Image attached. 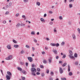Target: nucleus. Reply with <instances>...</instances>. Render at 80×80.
<instances>
[{"mask_svg":"<svg viewBox=\"0 0 80 80\" xmlns=\"http://www.w3.org/2000/svg\"><path fill=\"white\" fill-rule=\"evenodd\" d=\"M31 70L32 73H35V72H37V70L35 68H31Z\"/></svg>","mask_w":80,"mask_h":80,"instance_id":"1","label":"nucleus"},{"mask_svg":"<svg viewBox=\"0 0 80 80\" xmlns=\"http://www.w3.org/2000/svg\"><path fill=\"white\" fill-rule=\"evenodd\" d=\"M12 56L11 55V56H9L8 57L6 58V60H10V59H12Z\"/></svg>","mask_w":80,"mask_h":80,"instance_id":"2","label":"nucleus"},{"mask_svg":"<svg viewBox=\"0 0 80 80\" xmlns=\"http://www.w3.org/2000/svg\"><path fill=\"white\" fill-rule=\"evenodd\" d=\"M6 77L7 79L8 80H10V78H11V76H9L8 75H6Z\"/></svg>","mask_w":80,"mask_h":80,"instance_id":"3","label":"nucleus"},{"mask_svg":"<svg viewBox=\"0 0 80 80\" xmlns=\"http://www.w3.org/2000/svg\"><path fill=\"white\" fill-rule=\"evenodd\" d=\"M28 60L31 62H32L33 61V59L32 58H28Z\"/></svg>","mask_w":80,"mask_h":80,"instance_id":"4","label":"nucleus"},{"mask_svg":"<svg viewBox=\"0 0 80 80\" xmlns=\"http://www.w3.org/2000/svg\"><path fill=\"white\" fill-rule=\"evenodd\" d=\"M59 71L60 73L62 74L63 73V69H62V68H60Z\"/></svg>","mask_w":80,"mask_h":80,"instance_id":"5","label":"nucleus"},{"mask_svg":"<svg viewBox=\"0 0 80 80\" xmlns=\"http://www.w3.org/2000/svg\"><path fill=\"white\" fill-rule=\"evenodd\" d=\"M7 74L9 76H11V77H12V73L9 71H8L7 72Z\"/></svg>","mask_w":80,"mask_h":80,"instance_id":"6","label":"nucleus"},{"mask_svg":"<svg viewBox=\"0 0 80 80\" xmlns=\"http://www.w3.org/2000/svg\"><path fill=\"white\" fill-rule=\"evenodd\" d=\"M69 52L70 55H73V52H72V50H69Z\"/></svg>","mask_w":80,"mask_h":80,"instance_id":"7","label":"nucleus"},{"mask_svg":"<svg viewBox=\"0 0 80 80\" xmlns=\"http://www.w3.org/2000/svg\"><path fill=\"white\" fill-rule=\"evenodd\" d=\"M72 37L73 39H74V40H75V39H76V36L74 34H72Z\"/></svg>","mask_w":80,"mask_h":80,"instance_id":"8","label":"nucleus"},{"mask_svg":"<svg viewBox=\"0 0 80 80\" xmlns=\"http://www.w3.org/2000/svg\"><path fill=\"white\" fill-rule=\"evenodd\" d=\"M7 48L8 49H9V50H11V47L10 45H8L7 46Z\"/></svg>","mask_w":80,"mask_h":80,"instance_id":"9","label":"nucleus"},{"mask_svg":"<svg viewBox=\"0 0 80 80\" xmlns=\"http://www.w3.org/2000/svg\"><path fill=\"white\" fill-rule=\"evenodd\" d=\"M52 51L53 53H55L56 54H57V51L55 49L53 50Z\"/></svg>","mask_w":80,"mask_h":80,"instance_id":"10","label":"nucleus"},{"mask_svg":"<svg viewBox=\"0 0 80 80\" xmlns=\"http://www.w3.org/2000/svg\"><path fill=\"white\" fill-rule=\"evenodd\" d=\"M18 69L19 71H22V69L20 67H18L17 68Z\"/></svg>","mask_w":80,"mask_h":80,"instance_id":"11","label":"nucleus"},{"mask_svg":"<svg viewBox=\"0 0 80 80\" xmlns=\"http://www.w3.org/2000/svg\"><path fill=\"white\" fill-rule=\"evenodd\" d=\"M69 57H70V58H75V57H74L73 56H72V55H69Z\"/></svg>","mask_w":80,"mask_h":80,"instance_id":"12","label":"nucleus"},{"mask_svg":"<svg viewBox=\"0 0 80 80\" xmlns=\"http://www.w3.org/2000/svg\"><path fill=\"white\" fill-rule=\"evenodd\" d=\"M22 73L24 75H26V74H27V72H26L25 70H22Z\"/></svg>","mask_w":80,"mask_h":80,"instance_id":"13","label":"nucleus"},{"mask_svg":"<svg viewBox=\"0 0 80 80\" xmlns=\"http://www.w3.org/2000/svg\"><path fill=\"white\" fill-rule=\"evenodd\" d=\"M43 62L44 63V64H46V63H47V61H46V60L45 59L43 61Z\"/></svg>","mask_w":80,"mask_h":80,"instance_id":"14","label":"nucleus"},{"mask_svg":"<svg viewBox=\"0 0 80 80\" xmlns=\"http://www.w3.org/2000/svg\"><path fill=\"white\" fill-rule=\"evenodd\" d=\"M51 45L53 47L54 46H56V44L51 43Z\"/></svg>","mask_w":80,"mask_h":80,"instance_id":"15","label":"nucleus"},{"mask_svg":"<svg viewBox=\"0 0 80 80\" xmlns=\"http://www.w3.org/2000/svg\"><path fill=\"white\" fill-rule=\"evenodd\" d=\"M14 47H15V48H17L19 46L18 45H15L14 46Z\"/></svg>","mask_w":80,"mask_h":80,"instance_id":"16","label":"nucleus"},{"mask_svg":"<svg viewBox=\"0 0 80 80\" xmlns=\"http://www.w3.org/2000/svg\"><path fill=\"white\" fill-rule=\"evenodd\" d=\"M67 65V63H65L63 64H62V67H65V66H66Z\"/></svg>","mask_w":80,"mask_h":80,"instance_id":"17","label":"nucleus"},{"mask_svg":"<svg viewBox=\"0 0 80 80\" xmlns=\"http://www.w3.org/2000/svg\"><path fill=\"white\" fill-rule=\"evenodd\" d=\"M68 71L69 72L70 71V66L68 65Z\"/></svg>","mask_w":80,"mask_h":80,"instance_id":"18","label":"nucleus"},{"mask_svg":"<svg viewBox=\"0 0 80 80\" xmlns=\"http://www.w3.org/2000/svg\"><path fill=\"white\" fill-rule=\"evenodd\" d=\"M28 0H24L23 2L24 3H27L28 2Z\"/></svg>","mask_w":80,"mask_h":80,"instance_id":"19","label":"nucleus"},{"mask_svg":"<svg viewBox=\"0 0 80 80\" xmlns=\"http://www.w3.org/2000/svg\"><path fill=\"white\" fill-rule=\"evenodd\" d=\"M36 4H37L38 6H40V2H37Z\"/></svg>","mask_w":80,"mask_h":80,"instance_id":"20","label":"nucleus"},{"mask_svg":"<svg viewBox=\"0 0 80 80\" xmlns=\"http://www.w3.org/2000/svg\"><path fill=\"white\" fill-rule=\"evenodd\" d=\"M20 25V24L19 23H18L17 25H16L17 27H19Z\"/></svg>","mask_w":80,"mask_h":80,"instance_id":"21","label":"nucleus"},{"mask_svg":"<svg viewBox=\"0 0 80 80\" xmlns=\"http://www.w3.org/2000/svg\"><path fill=\"white\" fill-rule=\"evenodd\" d=\"M33 41H34V42H36V43H37V39H33Z\"/></svg>","mask_w":80,"mask_h":80,"instance_id":"22","label":"nucleus"},{"mask_svg":"<svg viewBox=\"0 0 80 80\" xmlns=\"http://www.w3.org/2000/svg\"><path fill=\"white\" fill-rule=\"evenodd\" d=\"M40 20L41 22H44V19H43L42 18H41Z\"/></svg>","mask_w":80,"mask_h":80,"instance_id":"23","label":"nucleus"},{"mask_svg":"<svg viewBox=\"0 0 80 80\" xmlns=\"http://www.w3.org/2000/svg\"><path fill=\"white\" fill-rule=\"evenodd\" d=\"M72 4H69V8H72Z\"/></svg>","mask_w":80,"mask_h":80,"instance_id":"24","label":"nucleus"},{"mask_svg":"<svg viewBox=\"0 0 80 80\" xmlns=\"http://www.w3.org/2000/svg\"><path fill=\"white\" fill-rule=\"evenodd\" d=\"M31 33L32 35H35V32H31Z\"/></svg>","mask_w":80,"mask_h":80,"instance_id":"25","label":"nucleus"},{"mask_svg":"<svg viewBox=\"0 0 80 80\" xmlns=\"http://www.w3.org/2000/svg\"><path fill=\"white\" fill-rule=\"evenodd\" d=\"M74 57H78V56H77V54L75 53L74 54Z\"/></svg>","mask_w":80,"mask_h":80,"instance_id":"26","label":"nucleus"},{"mask_svg":"<svg viewBox=\"0 0 80 80\" xmlns=\"http://www.w3.org/2000/svg\"><path fill=\"white\" fill-rule=\"evenodd\" d=\"M25 53V52L23 51H22L21 52V54H23V53Z\"/></svg>","mask_w":80,"mask_h":80,"instance_id":"27","label":"nucleus"},{"mask_svg":"<svg viewBox=\"0 0 80 80\" xmlns=\"http://www.w3.org/2000/svg\"><path fill=\"white\" fill-rule=\"evenodd\" d=\"M32 76H36V74H35V73H34L33 72L32 73Z\"/></svg>","mask_w":80,"mask_h":80,"instance_id":"28","label":"nucleus"},{"mask_svg":"<svg viewBox=\"0 0 80 80\" xmlns=\"http://www.w3.org/2000/svg\"><path fill=\"white\" fill-rule=\"evenodd\" d=\"M47 73H49V69H47L46 71Z\"/></svg>","mask_w":80,"mask_h":80,"instance_id":"29","label":"nucleus"},{"mask_svg":"<svg viewBox=\"0 0 80 80\" xmlns=\"http://www.w3.org/2000/svg\"><path fill=\"white\" fill-rule=\"evenodd\" d=\"M21 26H25V24L22 23L21 24Z\"/></svg>","mask_w":80,"mask_h":80,"instance_id":"30","label":"nucleus"},{"mask_svg":"<svg viewBox=\"0 0 80 80\" xmlns=\"http://www.w3.org/2000/svg\"><path fill=\"white\" fill-rule=\"evenodd\" d=\"M73 74V73H72V72H70L69 73V75H72Z\"/></svg>","mask_w":80,"mask_h":80,"instance_id":"31","label":"nucleus"},{"mask_svg":"<svg viewBox=\"0 0 80 80\" xmlns=\"http://www.w3.org/2000/svg\"><path fill=\"white\" fill-rule=\"evenodd\" d=\"M52 62V60L51 59H49V63H51V62Z\"/></svg>","mask_w":80,"mask_h":80,"instance_id":"32","label":"nucleus"},{"mask_svg":"<svg viewBox=\"0 0 80 80\" xmlns=\"http://www.w3.org/2000/svg\"><path fill=\"white\" fill-rule=\"evenodd\" d=\"M78 32H79V33H80V28H78Z\"/></svg>","mask_w":80,"mask_h":80,"instance_id":"33","label":"nucleus"},{"mask_svg":"<svg viewBox=\"0 0 80 80\" xmlns=\"http://www.w3.org/2000/svg\"><path fill=\"white\" fill-rule=\"evenodd\" d=\"M78 62L76 61L75 62V65H78Z\"/></svg>","mask_w":80,"mask_h":80,"instance_id":"34","label":"nucleus"},{"mask_svg":"<svg viewBox=\"0 0 80 80\" xmlns=\"http://www.w3.org/2000/svg\"><path fill=\"white\" fill-rule=\"evenodd\" d=\"M72 2H73L74 1V0H69V2H72Z\"/></svg>","mask_w":80,"mask_h":80,"instance_id":"35","label":"nucleus"},{"mask_svg":"<svg viewBox=\"0 0 80 80\" xmlns=\"http://www.w3.org/2000/svg\"><path fill=\"white\" fill-rule=\"evenodd\" d=\"M62 45H64V44H65V42L64 41H63L62 42V43H61Z\"/></svg>","mask_w":80,"mask_h":80,"instance_id":"36","label":"nucleus"},{"mask_svg":"<svg viewBox=\"0 0 80 80\" xmlns=\"http://www.w3.org/2000/svg\"><path fill=\"white\" fill-rule=\"evenodd\" d=\"M37 71L38 72H40V69L39 68H38Z\"/></svg>","mask_w":80,"mask_h":80,"instance_id":"37","label":"nucleus"},{"mask_svg":"<svg viewBox=\"0 0 80 80\" xmlns=\"http://www.w3.org/2000/svg\"><path fill=\"white\" fill-rule=\"evenodd\" d=\"M51 75H54V73H53V72H51Z\"/></svg>","mask_w":80,"mask_h":80,"instance_id":"38","label":"nucleus"},{"mask_svg":"<svg viewBox=\"0 0 80 80\" xmlns=\"http://www.w3.org/2000/svg\"><path fill=\"white\" fill-rule=\"evenodd\" d=\"M59 19H60V20H62V16H60L59 17Z\"/></svg>","mask_w":80,"mask_h":80,"instance_id":"39","label":"nucleus"},{"mask_svg":"<svg viewBox=\"0 0 80 80\" xmlns=\"http://www.w3.org/2000/svg\"><path fill=\"white\" fill-rule=\"evenodd\" d=\"M59 45H59V44H58V43H57V44H56V47H58V46H59Z\"/></svg>","mask_w":80,"mask_h":80,"instance_id":"40","label":"nucleus"},{"mask_svg":"<svg viewBox=\"0 0 80 80\" xmlns=\"http://www.w3.org/2000/svg\"><path fill=\"white\" fill-rule=\"evenodd\" d=\"M20 15L19 13H17L16 14V17H18V15Z\"/></svg>","mask_w":80,"mask_h":80,"instance_id":"41","label":"nucleus"},{"mask_svg":"<svg viewBox=\"0 0 80 80\" xmlns=\"http://www.w3.org/2000/svg\"><path fill=\"white\" fill-rule=\"evenodd\" d=\"M13 42L14 43H17V41L14 39L13 40Z\"/></svg>","mask_w":80,"mask_h":80,"instance_id":"42","label":"nucleus"},{"mask_svg":"<svg viewBox=\"0 0 80 80\" xmlns=\"http://www.w3.org/2000/svg\"><path fill=\"white\" fill-rule=\"evenodd\" d=\"M49 13H50V14H52L53 12L52 11H49Z\"/></svg>","mask_w":80,"mask_h":80,"instance_id":"43","label":"nucleus"},{"mask_svg":"<svg viewBox=\"0 0 80 80\" xmlns=\"http://www.w3.org/2000/svg\"><path fill=\"white\" fill-rule=\"evenodd\" d=\"M62 80H67V79L65 78H61V79H62Z\"/></svg>","mask_w":80,"mask_h":80,"instance_id":"44","label":"nucleus"},{"mask_svg":"<svg viewBox=\"0 0 80 80\" xmlns=\"http://www.w3.org/2000/svg\"><path fill=\"white\" fill-rule=\"evenodd\" d=\"M40 67H41V68H43V66L42 65H40Z\"/></svg>","mask_w":80,"mask_h":80,"instance_id":"45","label":"nucleus"},{"mask_svg":"<svg viewBox=\"0 0 80 80\" xmlns=\"http://www.w3.org/2000/svg\"><path fill=\"white\" fill-rule=\"evenodd\" d=\"M47 17V14L45 13L44 14V17Z\"/></svg>","mask_w":80,"mask_h":80,"instance_id":"46","label":"nucleus"},{"mask_svg":"<svg viewBox=\"0 0 80 80\" xmlns=\"http://www.w3.org/2000/svg\"><path fill=\"white\" fill-rule=\"evenodd\" d=\"M58 58H59V57H58V56H57L56 57V59H58Z\"/></svg>","mask_w":80,"mask_h":80,"instance_id":"47","label":"nucleus"},{"mask_svg":"<svg viewBox=\"0 0 80 80\" xmlns=\"http://www.w3.org/2000/svg\"><path fill=\"white\" fill-rule=\"evenodd\" d=\"M26 48H30V47H29V46H28V45H26Z\"/></svg>","mask_w":80,"mask_h":80,"instance_id":"48","label":"nucleus"},{"mask_svg":"<svg viewBox=\"0 0 80 80\" xmlns=\"http://www.w3.org/2000/svg\"><path fill=\"white\" fill-rule=\"evenodd\" d=\"M28 63L26 62V67H28Z\"/></svg>","mask_w":80,"mask_h":80,"instance_id":"49","label":"nucleus"},{"mask_svg":"<svg viewBox=\"0 0 80 80\" xmlns=\"http://www.w3.org/2000/svg\"><path fill=\"white\" fill-rule=\"evenodd\" d=\"M37 75H40V73L38 72H37L36 73Z\"/></svg>","mask_w":80,"mask_h":80,"instance_id":"50","label":"nucleus"},{"mask_svg":"<svg viewBox=\"0 0 80 80\" xmlns=\"http://www.w3.org/2000/svg\"><path fill=\"white\" fill-rule=\"evenodd\" d=\"M22 78V80H25V78L24 77H23Z\"/></svg>","mask_w":80,"mask_h":80,"instance_id":"51","label":"nucleus"},{"mask_svg":"<svg viewBox=\"0 0 80 80\" xmlns=\"http://www.w3.org/2000/svg\"><path fill=\"white\" fill-rule=\"evenodd\" d=\"M28 28H30V26L29 25H27Z\"/></svg>","mask_w":80,"mask_h":80,"instance_id":"52","label":"nucleus"},{"mask_svg":"<svg viewBox=\"0 0 80 80\" xmlns=\"http://www.w3.org/2000/svg\"><path fill=\"white\" fill-rule=\"evenodd\" d=\"M65 57H66V56L63 55L62 57V58H65Z\"/></svg>","mask_w":80,"mask_h":80,"instance_id":"53","label":"nucleus"},{"mask_svg":"<svg viewBox=\"0 0 80 80\" xmlns=\"http://www.w3.org/2000/svg\"><path fill=\"white\" fill-rule=\"evenodd\" d=\"M54 32L55 33L56 32H57V31H56V29H54Z\"/></svg>","mask_w":80,"mask_h":80,"instance_id":"54","label":"nucleus"},{"mask_svg":"<svg viewBox=\"0 0 80 80\" xmlns=\"http://www.w3.org/2000/svg\"><path fill=\"white\" fill-rule=\"evenodd\" d=\"M7 23V22L5 21H3V23Z\"/></svg>","mask_w":80,"mask_h":80,"instance_id":"55","label":"nucleus"},{"mask_svg":"<svg viewBox=\"0 0 80 80\" xmlns=\"http://www.w3.org/2000/svg\"><path fill=\"white\" fill-rule=\"evenodd\" d=\"M49 80H53V78H52L50 77V78Z\"/></svg>","mask_w":80,"mask_h":80,"instance_id":"56","label":"nucleus"},{"mask_svg":"<svg viewBox=\"0 0 80 80\" xmlns=\"http://www.w3.org/2000/svg\"><path fill=\"white\" fill-rule=\"evenodd\" d=\"M63 63L62 61H59V63Z\"/></svg>","mask_w":80,"mask_h":80,"instance_id":"57","label":"nucleus"},{"mask_svg":"<svg viewBox=\"0 0 80 80\" xmlns=\"http://www.w3.org/2000/svg\"><path fill=\"white\" fill-rule=\"evenodd\" d=\"M49 24H50V25H52V24H53V22H50L49 23Z\"/></svg>","mask_w":80,"mask_h":80,"instance_id":"58","label":"nucleus"},{"mask_svg":"<svg viewBox=\"0 0 80 80\" xmlns=\"http://www.w3.org/2000/svg\"><path fill=\"white\" fill-rule=\"evenodd\" d=\"M22 17L23 18H25V16L24 15H22Z\"/></svg>","mask_w":80,"mask_h":80,"instance_id":"59","label":"nucleus"},{"mask_svg":"<svg viewBox=\"0 0 80 80\" xmlns=\"http://www.w3.org/2000/svg\"><path fill=\"white\" fill-rule=\"evenodd\" d=\"M34 66H35V65H34V64H32V67H34Z\"/></svg>","mask_w":80,"mask_h":80,"instance_id":"60","label":"nucleus"},{"mask_svg":"<svg viewBox=\"0 0 80 80\" xmlns=\"http://www.w3.org/2000/svg\"><path fill=\"white\" fill-rule=\"evenodd\" d=\"M44 54H45V52H42V54L43 55H44Z\"/></svg>","mask_w":80,"mask_h":80,"instance_id":"61","label":"nucleus"},{"mask_svg":"<svg viewBox=\"0 0 80 80\" xmlns=\"http://www.w3.org/2000/svg\"><path fill=\"white\" fill-rule=\"evenodd\" d=\"M46 40H50V39L48 38H47Z\"/></svg>","mask_w":80,"mask_h":80,"instance_id":"62","label":"nucleus"},{"mask_svg":"<svg viewBox=\"0 0 80 80\" xmlns=\"http://www.w3.org/2000/svg\"><path fill=\"white\" fill-rule=\"evenodd\" d=\"M45 49L46 50H48V48H47V47H45Z\"/></svg>","mask_w":80,"mask_h":80,"instance_id":"63","label":"nucleus"},{"mask_svg":"<svg viewBox=\"0 0 80 80\" xmlns=\"http://www.w3.org/2000/svg\"><path fill=\"white\" fill-rule=\"evenodd\" d=\"M6 14H8V12H7L6 13Z\"/></svg>","mask_w":80,"mask_h":80,"instance_id":"64","label":"nucleus"}]
</instances>
